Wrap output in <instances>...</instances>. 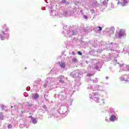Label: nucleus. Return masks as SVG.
Here are the masks:
<instances>
[{
	"label": "nucleus",
	"mask_w": 129,
	"mask_h": 129,
	"mask_svg": "<svg viewBox=\"0 0 129 129\" xmlns=\"http://www.w3.org/2000/svg\"><path fill=\"white\" fill-rule=\"evenodd\" d=\"M100 88V86L98 85H95V87H91V85H89L88 87V89H91L93 90V92L92 94H90L89 98H92L93 100H94L95 102L98 103L99 102V94L97 92H94L95 90H99L97 89V88Z\"/></svg>",
	"instance_id": "f257e3e1"
},
{
	"label": "nucleus",
	"mask_w": 129,
	"mask_h": 129,
	"mask_svg": "<svg viewBox=\"0 0 129 129\" xmlns=\"http://www.w3.org/2000/svg\"><path fill=\"white\" fill-rule=\"evenodd\" d=\"M46 81L47 86H53V85H55V81H56V79L52 78H47Z\"/></svg>",
	"instance_id": "f03ea898"
},
{
	"label": "nucleus",
	"mask_w": 129,
	"mask_h": 129,
	"mask_svg": "<svg viewBox=\"0 0 129 129\" xmlns=\"http://www.w3.org/2000/svg\"><path fill=\"white\" fill-rule=\"evenodd\" d=\"M9 37H10V34L6 33V32H5L4 31H2V33L0 34L1 40L4 41V40L9 38Z\"/></svg>",
	"instance_id": "7ed1b4c3"
},
{
	"label": "nucleus",
	"mask_w": 129,
	"mask_h": 129,
	"mask_svg": "<svg viewBox=\"0 0 129 129\" xmlns=\"http://www.w3.org/2000/svg\"><path fill=\"white\" fill-rule=\"evenodd\" d=\"M124 36H125V31L124 30L121 29L118 32V35H115V37L119 38L120 39H121V38H122V37H124Z\"/></svg>",
	"instance_id": "20e7f679"
},
{
	"label": "nucleus",
	"mask_w": 129,
	"mask_h": 129,
	"mask_svg": "<svg viewBox=\"0 0 129 129\" xmlns=\"http://www.w3.org/2000/svg\"><path fill=\"white\" fill-rule=\"evenodd\" d=\"M119 4L122 7H124L127 4V0H118L117 5H119Z\"/></svg>",
	"instance_id": "39448f33"
},
{
	"label": "nucleus",
	"mask_w": 129,
	"mask_h": 129,
	"mask_svg": "<svg viewBox=\"0 0 129 129\" xmlns=\"http://www.w3.org/2000/svg\"><path fill=\"white\" fill-rule=\"evenodd\" d=\"M110 121L112 122H114L115 120H117V118H116V116L113 114H111L109 118Z\"/></svg>",
	"instance_id": "423d86ee"
},
{
	"label": "nucleus",
	"mask_w": 129,
	"mask_h": 129,
	"mask_svg": "<svg viewBox=\"0 0 129 129\" xmlns=\"http://www.w3.org/2000/svg\"><path fill=\"white\" fill-rule=\"evenodd\" d=\"M128 78H123V75L121 77H119V80H120V81H125V82H127L128 83H129V75L128 76Z\"/></svg>",
	"instance_id": "0eeeda50"
},
{
	"label": "nucleus",
	"mask_w": 129,
	"mask_h": 129,
	"mask_svg": "<svg viewBox=\"0 0 129 129\" xmlns=\"http://www.w3.org/2000/svg\"><path fill=\"white\" fill-rule=\"evenodd\" d=\"M70 76L73 77V78H75L76 76H78V72H77L76 71H75L70 74Z\"/></svg>",
	"instance_id": "6e6552de"
},
{
	"label": "nucleus",
	"mask_w": 129,
	"mask_h": 129,
	"mask_svg": "<svg viewBox=\"0 0 129 129\" xmlns=\"http://www.w3.org/2000/svg\"><path fill=\"white\" fill-rule=\"evenodd\" d=\"M50 15L51 16H53L54 18H56V16L58 15V12H56V11L52 10L51 12Z\"/></svg>",
	"instance_id": "1a4fd4ad"
},
{
	"label": "nucleus",
	"mask_w": 129,
	"mask_h": 129,
	"mask_svg": "<svg viewBox=\"0 0 129 129\" xmlns=\"http://www.w3.org/2000/svg\"><path fill=\"white\" fill-rule=\"evenodd\" d=\"M58 64L61 68H65V66H66L65 62H59Z\"/></svg>",
	"instance_id": "9d476101"
},
{
	"label": "nucleus",
	"mask_w": 129,
	"mask_h": 129,
	"mask_svg": "<svg viewBox=\"0 0 129 129\" xmlns=\"http://www.w3.org/2000/svg\"><path fill=\"white\" fill-rule=\"evenodd\" d=\"M63 79H64V77H63V76H60L58 78V80L59 82L60 83H61L62 84H63V83H64V81H63Z\"/></svg>",
	"instance_id": "9b49d317"
},
{
	"label": "nucleus",
	"mask_w": 129,
	"mask_h": 129,
	"mask_svg": "<svg viewBox=\"0 0 129 129\" xmlns=\"http://www.w3.org/2000/svg\"><path fill=\"white\" fill-rule=\"evenodd\" d=\"M119 67H120L121 68H122V67L123 68H126L128 71H129V66H126V64L123 63L122 64H119Z\"/></svg>",
	"instance_id": "f8f14e48"
},
{
	"label": "nucleus",
	"mask_w": 129,
	"mask_h": 129,
	"mask_svg": "<svg viewBox=\"0 0 129 129\" xmlns=\"http://www.w3.org/2000/svg\"><path fill=\"white\" fill-rule=\"evenodd\" d=\"M106 31H109L111 34H113L114 33V27L107 28Z\"/></svg>",
	"instance_id": "ddd939ff"
},
{
	"label": "nucleus",
	"mask_w": 129,
	"mask_h": 129,
	"mask_svg": "<svg viewBox=\"0 0 129 129\" xmlns=\"http://www.w3.org/2000/svg\"><path fill=\"white\" fill-rule=\"evenodd\" d=\"M31 122H32V123H33L34 124H36V123H37V119H36V118H34L33 117H31Z\"/></svg>",
	"instance_id": "4468645a"
},
{
	"label": "nucleus",
	"mask_w": 129,
	"mask_h": 129,
	"mask_svg": "<svg viewBox=\"0 0 129 129\" xmlns=\"http://www.w3.org/2000/svg\"><path fill=\"white\" fill-rule=\"evenodd\" d=\"M32 97L34 99H38V98H39V94L34 93L33 94Z\"/></svg>",
	"instance_id": "2eb2a0df"
},
{
	"label": "nucleus",
	"mask_w": 129,
	"mask_h": 129,
	"mask_svg": "<svg viewBox=\"0 0 129 129\" xmlns=\"http://www.w3.org/2000/svg\"><path fill=\"white\" fill-rule=\"evenodd\" d=\"M72 61L73 63H77V62H78V60L75 58H73L72 59Z\"/></svg>",
	"instance_id": "dca6fc26"
},
{
	"label": "nucleus",
	"mask_w": 129,
	"mask_h": 129,
	"mask_svg": "<svg viewBox=\"0 0 129 129\" xmlns=\"http://www.w3.org/2000/svg\"><path fill=\"white\" fill-rule=\"evenodd\" d=\"M0 119H4V115L3 114V112H0Z\"/></svg>",
	"instance_id": "f3484780"
},
{
	"label": "nucleus",
	"mask_w": 129,
	"mask_h": 129,
	"mask_svg": "<svg viewBox=\"0 0 129 129\" xmlns=\"http://www.w3.org/2000/svg\"><path fill=\"white\" fill-rule=\"evenodd\" d=\"M67 109H68V108L67 106L64 107V110L63 111V113H66V111H67Z\"/></svg>",
	"instance_id": "a211bd4d"
},
{
	"label": "nucleus",
	"mask_w": 129,
	"mask_h": 129,
	"mask_svg": "<svg viewBox=\"0 0 129 129\" xmlns=\"http://www.w3.org/2000/svg\"><path fill=\"white\" fill-rule=\"evenodd\" d=\"M8 128H13V125L9 124L8 126Z\"/></svg>",
	"instance_id": "6ab92c4d"
},
{
	"label": "nucleus",
	"mask_w": 129,
	"mask_h": 129,
	"mask_svg": "<svg viewBox=\"0 0 129 129\" xmlns=\"http://www.w3.org/2000/svg\"><path fill=\"white\" fill-rule=\"evenodd\" d=\"M98 32H100V31L102 30V28H101V27L100 26L98 27Z\"/></svg>",
	"instance_id": "aec40b11"
},
{
	"label": "nucleus",
	"mask_w": 129,
	"mask_h": 129,
	"mask_svg": "<svg viewBox=\"0 0 129 129\" xmlns=\"http://www.w3.org/2000/svg\"><path fill=\"white\" fill-rule=\"evenodd\" d=\"M61 4H66V0H62Z\"/></svg>",
	"instance_id": "412c9836"
},
{
	"label": "nucleus",
	"mask_w": 129,
	"mask_h": 129,
	"mask_svg": "<svg viewBox=\"0 0 129 129\" xmlns=\"http://www.w3.org/2000/svg\"><path fill=\"white\" fill-rule=\"evenodd\" d=\"M3 29L4 30H8V28H7V25H5Z\"/></svg>",
	"instance_id": "4be33fe9"
},
{
	"label": "nucleus",
	"mask_w": 129,
	"mask_h": 129,
	"mask_svg": "<svg viewBox=\"0 0 129 129\" xmlns=\"http://www.w3.org/2000/svg\"><path fill=\"white\" fill-rule=\"evenodd\" d=\"M20 127L21 128H23V127H24V125L20 124Z\"/></svg>",
	"instance_id": "5701e85b"
},
{
	"label": "nucleus",
	"mask_w": 129,
	"mask_h": 129,
	"mask_svg": "<svg viewBox=\"0 0 129 129\" xmlns=\"http://www.w3.org/2000/svg\"><path fill=\"white\" fill-rule=\"evenodd\" d=\"M1 107L2 108V109H3L5 107V105L2 104V105H1Z\"/></svg>",
	"instance_id": "b1692460"
},
{
	"label": "nucleus",
	"mask_w": 129,
	"mask_h": 129,
	"mask_svg": "<svg viewBox=\"0 0 129 129\" xmlns=\"http://www.w3.org/2000/svg\"><path fill=\"white\" fill-rule=\"evenodd\" d=\"M78 53L79 55H82V53L80 51H78Z\"/></svg>",
	"instance_id": "393cba45"
},
{
	"label": "nucleus",
	"mask_w": 129,
	"mask_h": 129,
	"mask_svg": "<svg viewBox=\"0 0 129 129\" xmlns=\"http://www.w3.org/2000/svg\"><path fill=\"white\" fill-rule=\"evenodd\" d=\"M30 89H31V88H30V87H27V90H30Z\"/></svg>",
	"instance_id": "a878e982"
},
{
	"label": "nucleus",
	"mask_w": 129,
	"mask_h": 129,
	"mask_svg": "<svg viewBox=\"0 0 129 129\" xmlns=\"http://www.w3.org/2000/svg\"><path fill=\"white\" fill-rule=\"evenodd\" d=\"M84 19H87V16L84 15Z\"/></svg>",
	"instance_id": "bb28decb"
},
{
	"label": "nucleus",
	"mask_w": 129,
	"mask_h": 129,
	"mask_svg": "<svg viewBox=\"0 0 129 129\" xmlns=\"http://www.w3.org/2000/svg\"><path fill=\"white\" fill-rule=\"evenodd\" d=\"M103 4H104H104H105L106 5L107 4V2H105V1H104V2H103Z\"/></svg>",
	"instance_id": "cd10ccee"
},
{
	"label": "nucleus",
	"mask_w": 129,
	"mask_h": 129,
	"mask_svg": "<svg viewBox=\"0 0 129 129\" xmlns=\"http://www.w3.org/2000/svg\"><path fill=\"white\" fill-rule=\"evenodd\" d=\"M88 76H89V77H90V76H92V75H91V74H89L88 75Z\"/></svg>",
	"instance_id": "c85d7f7f"
},
{
	"label": "nucleus",
	"mask_w": 129,
	"mask_h": 129,
	"mask_svg": "<svg viewBox=\"0 0 129 129\" xmlns=\"http://www.w3.org/2000/svg\"><path fill=\"white\" fill-rule=\"evenodd\" d=\"M95 68H96V69H98V66H96Z\"/></svg>",
	"instance_id": "c756f323"
},
{
	"label": "nucleus",
	"mask_w": 129,
	"mask_h": 129,
	"mask_svg": "<svg viewBox=\"0 0 129 129\" xmlns=\"http://www.w3.org/2000/svg\"><path fill=\"white\" fill-rule=\"evenodd\" d=\"M72 33H73V35H75V34L74 33V31H72Z\"/></svg>",
	"instance_id": "7c9ffc66"
},
{
	"label": "nucleus",
	"mask_w": 129,
	"mask_h": 129,
	"mask_svg": "<svg viewBox=\"0 0 129 129\" xmlns=\"http://www.w3.org/2000/svg\"><path fill=\"white\" fill-rule=\"evenodd\" d=\"M106 121H108V120L105 119Z\"/></svg>",
	"instance_id": "2f4dec72"
},
{
	"label": "nucleus",
	"mask_w": 129,
	"mask_h": 129,
	"mask_svg": "<svg viewBox=\"0 0 129 129\" xmlns=\"http://www.w3.org/2000/svg\"><path fill=\"white\" fill-rule=\"evenodd\" d=\"M72 53H73V54H74V51H73Z\"/></svg>",
	"instance_id": "473e14b6"
},
{
	"label": "nucleus",
	"mask_w": 129,
	"mask_h": 129,
	"mask_svg": "<svg viewBox=\"0 0 129 129\" xmlns=\"http://www.w3.org/2000/svg\"><path fill=\"white\" fill-rule=\"evenodd\" d=\"M106 79H108V77H106Z\"/></svg>",
	"instance_id": "72a5a7b5"
},
{
	"label": "nucleus",
	"mask_w": 129,
	"mask_h": 129,
	"mask_svg": "<svg viewBox=\"0 0 129 129\" xmlns=\"http://www.w3.org/2000/svg\"><path fill=\"white\" fill-rule=\"evenodd\" d=\"M94 82H97V81H95Z\"/></svg>",
	"instance_id": "f704fd0d"
},
{
	"label": "nucleus",
	"mask_w": 129,
	"mask_h": 129,
	"mask_svg": "<svg viewBox=\"0 0 129 129\" xmlns=\"http://www.w3.org/2000/svg\"><path fill=\"white\" fill-rule=\"evenodd\" d=\"M107 2H108V0H107Z\"/></svg>",
	"instance_id": "c9c22d12"
},
{
	"label": "nucleus",
	"mask_w": 129,
	"mask_h": 129,
	"mask_svg": "<svg viewBox=\"0 0 129 129\" xmlns=\"http://www.w3.org/2000/svg\"><path fill=\"white\" fill-rule=\"evenodd\" d=\"M11 107H12V108H13V106H12Z\"/></svg>",
	"instance_id": "e433bc0d"
},
{
	"label": "nucleus",
	"mask_w": 129,
	"mask_h": 129,
	"mask_svg": "<svg viewBox=\"0 0 129 129\" xmlns=\"http://www.w3.org/2000/svg\"><path fill=\"white\" fill-rule=\"evenodd\" d=\"M128 55H129V52H128Z\"/></svg>",
	"instance_id": "4c0bfd02"
}]
</instances>
